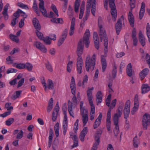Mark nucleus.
<instances>
[{
  "mask_svg": "<svg viewBox=\"0 0 150 150\" xmlns=\"http://www.w3.org/2000/svg\"><path fill=\"white\" fill-rule=\"evenodd\" d=\"M70 88L72 94L74 95L72 99L71 102L69 100L68 101V110L69 112L72 117L74 118V113L73 110L75 106L77 105V100L75 96V93L76 89L75 86V79L73 76L71 77V81Z\"/></svg>",
  "mask_w": 150,
  "mask_h": 150,
  "instance_id": "f257e3e1",
  "label": "nucleus"
},
{
  "mask_svg": "<svg viewBox=\"0 0 150 150\" xmlns=\"http://www.w3.org/2000/svg\"><path fill=\"white\" fill-rule=\"evenodd\" d=\"M84 47V43L81 40L78 43L77 50V53L78 57L77 59L76 63L77 69L78 73L80 74L82 72L83 67V60L81 56L83 53Z\"/></svg>",
  "mask_w": 150,
  "mask_h": 150,
  "instance_id": "f03ea898",
  "label": "nucleus"
},
{
  "mask_svg": "<svg viewBox=\"0 0 150 150\" xmlns=\"http://www.w3.org/2000/svg\"><path fill=\"white\" fill-rule=\"evenodd\" d=\"M123 108V105L120 106L117 110V112L114 114L113 118L114 124L115 126L114 129V132L115 135L116 137L118 135L119 133L118 125L119 118L121 117L122 115Z\"/></svg>",
  "mask_w": 150,
  "mask_h": 150,
  "instance_id": "7ed1b4c3",
  "label": "nucleus"
},
{
  "mask_svg": "<svg viewBox=\"0 0 150 150\" xmlns=\"http://www.w3.org/2000/svg\"><path fill=\"white\" fill-rule=\"evenodd\" d=\"M96 2V0H88L86 7V11L85 17L84 18L83 20L86 21L89 16L90 9L91 7V12L93 15L95 16Z\"/></svg>",
  "mask_w": 150,
  "mask_h": 150,
  "instance_id": "20e7f679",
  "label": "nucleus"
},
{
  "mask_svg": "<svg viewBox=\"0 0 150 150\" xmlns=\"http://www.w3.org/2000/svg\"><path fill=\"white\" fill-rule=\"evenodd\" d=\"M96 2V0H88L86 7V11L85 17L84 18L83 20L86 21L89 16L90 9L91 7V12L93 15L95 16Z\"/></svg>",
  "mask_w": 150,
  "mask_h": 150,
  "instance_id": "39448f33",
  "label": "nucleus"
},
{
  "mask_svg": "<svg viewBox=\"0 0 150 150\" xmlns=\"http://www.w3.org/2000/svg\"><path fill=\"white\" fill-rule=\"evenodd\" d=\"M96 55L94 54L91 58L89 55H88L86 58L85 67L87 71H92L94 69L96 64Z\"/></svg>",
  "mask_w": 150,
  "mask_h": 150,
  "instance_id": "423d86ee",
  "label": "nucleus"
},
{
  "mask_svg": "<svg viewBox=\"0 0 150 150\" xmlns=\"http://www.w3.org/2000/svg\"><path fill=\"white\" fill-rule=\"evenodd\" d=\"M101 18H99L98 20V26L100 30L99 32V34L100 36L101 41H102V39L104 40V48L105 47V44L107 43L106 45L107 48H108V42L107 39V37L105 30L103 28L102 25L101 24Z\"/></svg>",
  "mask_w": 150,
  "mask_h": 150,
  "instance_id": "0eeeda50",
  "label": "nucleus"
},
{
  "mask_svg": "<svg viewBox=\"0 0 150 150\" xmlns=\"http://www.w3.org/2000/svg\"><path fill=\"white\" fill-rule=\"evenodd\" d=\"M33 23L36 30V33L37 36L40 40H42L43 37V35L41 32L38 31L40 29V25L39 23V21L36 18H34L33 20Z\"/></svg>",
  "mask_w": 150,
  "mask_h": 150,
  "instance_id": "6e6552de",
  "label": "nucleus"
},
{
  "mask_svg": "<svg viewBox=\"0 0 150 150\" xmlns=\"http://www.w3.org/2000/svg\"><path fill=\"white\" fill-rule=\"evenodd\" d=\"M105 46L104 48V54L102 55L101 56V63L102 66V71L104 72L106 69L107 67V62L105 57L107 56V53L108 51V48H107L106 45L107 43L105 44Z\"/></svg>",
  "mask_w": 150,
  "mask_h": 150,
  "instance_id": "1a4fd4ad",
  "label": "nucleus"
},
{
  "mask_svg": "<svg viewBox=\"0 0 150 150\" xmlns=\"http://www.w3.org/2000/svg\"><path fill=\"white\" fill-rule=\"evenodd\" d=\"M150 123V115L148 114H145L143 117L142 125L144 129H147V126Z\"/></svg>",
  "mask_w": 150,
  "mask_h": 150,
  "instance_id": "9d476101",
  "label": "nucleus"
},
{
  "mask_svg": "<svg viewBox=\"0 0 150 150\" xmlns=\"http://www.w3.org/2000/svg\"><path fill=\"white\" fill-rule=\"evenodd\" d=\"M101 136V134L99 133H97L95 134L94 137L95 142L93 143V147L91 150H97L98 146L100 143V139Z\"/></svg>",
  "mask_w": 150,
  "mask_h": 150,
  "instance_id": "9b49d317",
  "label": "nucleus"
},
{
  "mask_svg": "<svg viewBox=\"0 0 150 150\" xmlns=\"http://www.w3.org/2000/svg\"><path fill=\"white\" fill-rule=\"evenodd\" d=\"M90 35V33L89 30L86 29L84 34L83 39V42L85 43L86 47V48L88 47L89 46L90 42L89 40Z\"/></svg>",
  "mask_w": 150,
  "mask_h": 150,
  "instance_id": "f8f14e48",
  "label": "nucleus"
},
{
  "mask_svg": "<svg viewBox=\"0 0 150 150\" xmlns=\"http://www.w3.org/2000/svg\"><path fill=\"white\" fill-rule=\"evenodd\" d=\"M130 102L129 100L127 101L125 105V108L124 110V114L125 119H127L130 113L129 108Z\"/></svg>",
  "mask_w": 150,
  "mask_h": 150,
  "instance_id": "ddd939ff",
  "label": "nucleus"
},
{
  "mask_svg": "<svg viewBox=\"0 0 150 150\" xmlns=\"http://www.w3.org/2000/svg\"><path fill=\"white\" fill-rule=\"evenodd\" d=\"M94 88L92 87L91 88H88L87 91V96L88 97V99L89 101L90 105L93 104L92 100L93 96H92V91L93 90Z\"/></svg>",
  "mask_w": 150,
  "mask_h": 150,
  "instance_id": "4468645a",
  "label": "nucleus"
},
{
  "mask_svg": "<svg viewBox=\"0 0 150 150\" xmlns=\"http://www.w3.org/2000/svg\"><path fill=\"white\" fill-rule=\"evenodd\" d=\"M11 103H7L5 105V108L8 111V112H5L3 114H1V117H4L9 115L11 113V111H10L11 110H13V108L12 106H11Z\"/></svg>",
  "mask_w": 150,
  "mask_h": 150,
  "instance_id": "2eb2a0df",
  "label": "nucleus"
},
{
  "mask_svg": "<svg viewBox=\"0 0 150 150\" xmlns=\"http://www.w3.org/2000/svg\"><path fill=\"white\" fill-rule=\"evenodd\" d=\"M39 0L40 1L39 4L40 10L44 16L47 17V13L46 10L44 6V1L42 0Z\"/></svg>",
  "mask_w": 150,
  "mask_h": 150,
  "instance_id": "dca6fc26",
  "label": "nucleus"
},
{
  "mask_svg": "<svg viewBox=\"0 0 150 150\" xmlns=\"http://www.w3.org/2000/svg\"><path fill=\"white\" fill-rule=\"evenodd\" d=\"M68 31V30L67 29H65L63 32L62 36L58 42V46H61L64 42L66 38Z\"/></svg>",
  "mask_w": 150,
  "mask_h": 150,
  "instance_id": "f3484780",
  "label": "nucleus"
},
{
  "mask_svg": "<svg viewBox=\"0 0 150 150\" xmlns=\"http://www.w3.org/2000/svg\"><path fill=\"white\" fill-rule=\"evenodd\" d=\"M149 70L148 68H145L141 71L139 74V77L141 80H143L148 74Z\"/></svg>",
  "mask_w": 150,
  "mask_h": 150,
  "instance_id": "a211bd4d",
  "label": "nucleus"
},
{
  "mask_svg": "<svg viewBox=\"0 0 150 150\" xmlns=\"http://www.w3.org/2000/svg\"><path fill=\"white\" fill-rule=\"evenodd\" d=\"M102 115L101 113H100L98 118L96 120L93 124V128L95 129L98 127L100 124Z\"/></svg>",
  "mask_w": 150,
  "mask_h": 150,
  "instance_id": "6ab92c4d",
  "label": "nucleus"
},
{
  "mask_svg": "<svg viewBox=\"0 0 150 150\" xmlns=\"http://www.w3.org/2000/svg\"><path fill=\"white\" fill-rule=\"evenodd\" d=\"M132 11H129L128 14V19L130 25L132 27L134 26V19L132 13Z\"/></svg>",
  "mask_w": 150,
  "mask_h": 150,
  "instance_id": "aec40b11",
  "label": "nucleus"
},
{
  "mask_svg": "<svg viewBox=\"0 0 150 150\" xmlns=\"http://www.w3.org/2000/svg\"><path fill=\"white\" fill-rule=\"evenodd\" d=\"M13 134L15 135L17 134L16 138L17 139H21L23 136V132L22 130L20 131L18 129L15 130L13 132Z\"/></svg>",
  "mask_w": 150,
  "mask_h": 150,
  "instance_id": "412c9836",
  "label": "nucleus"
},
{
  "mask_svg": "<svg viewBox=\"0 0 150 150\" xmlns=\"http://www.w3.org/2000/svg\"><path fill=\"white\" fill-rule=\"evenodd\" d=\"M93 37L95 47L98 50L99 47V39L97 33L95 32H94Z\"/></svg>",
  "mask_w": 150,
  "mask_h": 150,
  "instance_id": "4be33fe9",
  "label": "nucleus"
},
{
  "mask_svg": "<svg viewBox=\"0 0 150 150\" xmlns=\"http://www.w3.org/2000/svg\"><path fill=\"white\" fill-rule=\"evenodd\" d=\"M139 42L141 45L143 47L146 44L145 38L141 31H140L139 33Z\"/></svg>",
  "mask_w": 150,
  "mask_h": 150,
  "instance_id": "5701e85b",
  "label": "nucleus"
},
{
  "mask_svg": "<svg viewBox=\"0 0 150 150\" xmlns=\"http://www.w3.org/2000/svg\"><path fill=\"white\" fill-rule=\"evenodd\" d=\"M75 19L73 18L72 19L69 32V35L70 36H72L74 33L75 30Z\"/></svg>",
  "mask_w": 150,
  "mask_h": 150,
  "instance_id": "b1692460",
  "label": "nucleus"
},
{
  "mask_svg": "<svg viewBox=\"0 0 150 150\" xmlns=\"http://www.w3.org/2000/svg\"><path fill=\"white\" fill-rule=\"evenodd\" d=\"M87 132V127H85L81 132L79 136V138L81 141H84V138Z\"/></svg>",
  "mask_w": 150,
  "mask_h": 150,
  "instance_id": "393cba45",
  "label": "nucleus"
},
{
  "mask_svg": "<svg viewBox=\"0 0 150 150\" xmlns=\"http://www.w3.org/2000/svg\"><path fill=\"white\" fill-rule=\"evenodd\" d=\"M9 5V4H6V5L4 6V8L3 11L2 12V14L3 15L5 20H7L8 18V14L7 12Z\"/></svg>",
  "mask_w": 150,
  "mask_h": 150,
  "instance_id": "a878e982",
  "label": "nucleus"
},
{
  "mask_svg": "<svg viewBox=\"0 0 150 150\" xmlns=\"http://www.w3.org/2000/svg\"><path fill=\"white\" fill-rule=\"evenodd\" d=\"M122 26V22L121 19H118L115 25V28L116 33L117 35H119Z\"/></svg>",
  "mask_w": 150,
  "mask_h": 150,
  "instance_id": "bb28decb",
  "label": "nucleus"
},
{
  "mask_svg": "<svg viewBox=\"0 0 150 150\" xmlns=\"http://www.w3.org/2000/svg\"><path fill=\"white\" fill-rule=\"evenodd\" d=\"M145 4L142 2V3L141 6L139 13V18L140 20L142 19L144 16L145 12Z\"/></svg>",
  "mask_w": 150,
  "mask_h": 150,
  "instance_id": "cd10ccee",
  "label": "nucleus"
},
{
  "mask_svg": "<svg viewBox=\"0 0 150 150\" xmlns=\"http://www.w3.org/2000/svg\"><path fill=\"white\" fill-rule=\"evenodd\" d=\"M139 105L138 96L136 95L135 96L134 98V106L132 110L136 112L138 109Z\"/></svg>",
  "mask_w": 150,
  "mask_h": 150,
  "instance_id": "c85d7f7f",
  "label": "nucleus"
},
{
  "mask_svg": "<svg viewBox=\"0 0 150 150\" xmlns=\"http://www.w3.org/2000/svg\"><path fill=\"white\" fill-rule=\"evenodd\" d=\"M103 97V95L101 91H99L97 93L96 97V101L97 105L98 104L100 103L102 101V98Z\"/></svg>",
  "mask_w": 150,
  "mask_h": 150,
  "instance_id": "c756f323",
  "label": "nucleus"
},
{
  "mask_svg": "<svg viewBox=\"0 0 150 150\" xmlns=\"http://www.w3.org/2000/svg\"><path fill=\"white\" fill-rule=\"evenodd\" d=\"M150 90L149 86L147 84H143L142 86V93L145 94L149 91Z\"/></svg>",
  "mask_w": 150,
  "mask_h": 150,
  "instance_id": "7c9ffc66",
  "label": "nucleus"
},
{
  "mask_svg": "<svg viewBox=\"0 0 150 150\" xmlns=\"http://www.w3.org/2000/svg\"><path fill=\"white\" fill-rule=\"evenodd\" d=\"M91 107V110L90 112V119L92 120L94 119L95 113V108L94 104L90 105Z\"/></svg>",
  "mask_w": 150,
  "mask_h": 150,
  "instance_id": "2f4dec72",
  "label": "nucleus"
},
{
  "mask_svg": "<svg viewBox=\"0 0 150 150\" xmlns=\"http://www.w3.org/2000/svg\"><path fill=\"white\" fill-rule=\"evenodd\" d=\"M68 120H63L62 123V129L63 134L65 135L67 129Z\"/></svg>",
  "mask_w": 150,
  "mask_h": 150,
  "instance_id": "473e14b6",
  "label": "nucleus"
},
{
  "mask_svg": "<svg viewBox=\"0 0 150 150\" xmlns=\"http://www.w3.org/2000/svg\"><path fill=\"white\" fill-rule=\"evenodd\" d=\"M111 110H109L107 114L106 119V127H111Z\"/></svg>",
  "mask_w": 150,
  "mask_h": 150,
  "instance_id": "72a5a7b5",
  "label": "nucleus"
},
{
  "mask_svg": "<svg viewBox=\"0 0 150 150\" xmlns=\"http://www.w3.org/2000/svg\"><path fill=\"white\" fill-rule=\"evenodd\" d=\"M127 73L128 76L129 77L132 75V69L131 63L128 64L127 67Z\"/></svg>",
  "mask_w": 150,
  "mask_h": 150,
  "instance_id": "f704fd0d",
  "label": "nucleus"
},
{
  "mask_svg": "<svg viewBox=\"0 0 150 150\" xmlns=\"http://www.w3.org/2000/svg\"><path fill=\"white\" fill-rule=\"evenodd\" d=\"M71 138L72 139L74 140V144L72 146V148H74L77 147L78 146V138L76 135H74L73 137H72V135H71Z\"/></svg>",
  "mask_w": 150,
  "mask_h": 150,
  "instance_id": "c9c22d12",
  "label": "nucleus"
},
{
  "mask_svg": "<svg viewBox=\"0 0 150 150\" xmlns=\"http://www.w3.org/2000/svg\"><path fill=\"white\" fill-rule=\"evenodd\" d=\"M13 66L19 69H25V64L14 63L13 64Z\"/></svg>",
  "mask_w": 150,
  "mask_h": 150,
  "instance_id": "e433bc0d",
  "label": "nucleus"
},
{
  "mask_svg": "<svg viewBox=\"0 0 150 150\" xmlns=\"http://www.w3.org/2000/svg\"><path fill=\"white\" fill-rule=\"evenodd\" d=\"M111 13L113 20L115 21L117 17V12L116 8L111 9Z\"/></svg>",
  "mask_w": 150,
  "mask_h": 150,
  "instance_id": "4c0bfd02",
  "label": "nucleus"
},
{
  "mask_svg": "<svg viewBox=\"0 0 150 150\" xmlns=\"http://www.w3.org/2000/svg\"><path fill=\"white\" fill-rule=\"evenodd\" d=\"M22 91H17L16 93H13L11 97V98L13 100H15L16 98H19L21 94Z\"/></svg>",
  "mask_w": 150,
  "mask_h": 150,
  "instance_id": "58836bf2",
  "label": "nucleus"
},
{
  "mask_svg": "<svg viewBox=\"0 0 150 150\" xmlns=\"http://www.w3.org/2000/svg\"><path fill=\"white\" fill-rule=\"evenodd\" d=\"M54 130L55 132V135L57 137L59 135V124L58 122H57L54 126Z\"/></svg>",
  "mask_w": 150,
  "mask_h": 150,
  "instance_id": "ea45409f",
  "label": "nucleus"
},
{
  "mask_svg": "<svg viewBox=\"0 0 150 150\" xmlns=\"http://www.w3.org/2000/svg\"><path fill=\"white\" fill-rule=\"evenodd\" d=\"M51 21L55 23H62L63 21L62 18H53L51 20Z\"/></svg>",
  "mask_w": 150,
  "mask_h": 150,
  "instance_id": "a19ab883",
  "label": "nucleus"
},
{
  "mask_svg": "<svg viewBox=\"0 0 150 150\" xmlns=\"http://www.w3.org/2000/svg\"><path fill=\"white\" fill-rule=\"evenodd\" d=\"M81 116L83 125L84 126L86 125L88 121V115H83Z\"/></svg>",
  "mask_w": 150,
  "mask_h": 150,
  "instance_id": "79ce46f5",
  "label": "nucleus"
},
{
  "mask_svg": "<svg viewBox=\"0 0 150 150\" xmlns=\"http://www.w3.org/2000/svg\"><path fill=\"white\" fill-rule=\"evenodd\" d=\"M47 87L49 89H52L54 88V84L52 81L50 79H49L47 80Z\"/></svg>",
  "mask_w": 150,
  "mask_h": 150,
  "instance_id": "37998d69",
  "label": "nucleus"
},
{
  "mask_svg": "<svg viewBox=\"0 0 150 150\" xmlns=\"http://www.w3.org/2000/svg\"><path fill=\"white\" fill-rule=\"evenodd\" d=\"M33 68V65L31 64L29 62H27L26 64H25V68L28 71H31Z\"/></svg>",
  "mask_w": 150,
  "mask_h": 150,
  "instance_id": "c03bdc74",
  "label": "nucleus"
},
{
  "mask_svg": "<svg viewBox=\"0 0 150 150\" xmlns=\"http://www.w3.org/2000/svg\"><path fill=\"white\" fill-rule=\"evenodd\" d=\"M9 37L10 39L18 43L19 41V39L17 36L12 34L9 35Z\"/></svg>",
  "mask_w": 150,
  "mask_h": 150,
  "instance_id": "a18cd8bd",
  "label": "nucleus"
},
{
  "mask_svg": "<svg viewBox=\"0 0 150 150\" xmlns=\"http://www.w3.org/2000/svg\"><path fill=\"white\" fill-rule=\"evenodd\" d=\"M117 67L115 63L113 64V70L112 71V74L114 78H115L116 76L117 71Z\"/></svg>",
  "mask_w": 150,
  "mask_h": 150,
  "instance_id": "49530a36",
  "label": "nucleus"
},
{
  "mask_svg": "<svg viewBox=\"0 0 150 150\" xmlns=\"http://www.w3.org/2000/svg\"><path fill=\"white\" fill-rule=\"evenodd\" d=\"M54 135L53 131V129L51 128L50 129L49 131V141L50 143H51L52 142V140Z\"/></svg>",
  "mask_w": 150,
  "mask_h": 150,
  "instance_id": "de8ad7c7",
  "label": "nucleus"
},
{
  "mask_svg": "<svg viewBox=\"0 0 150 150\" xmlns=\"http://www.w3.org/2000/svg\"><path fill=\"white\" fill-rule=\"evenodd\" d=\"M72 64L73 62L72 61H70L67 64V70L69 72L71 71Z\"/></svg>",
  "mask_w": 150,
  "mask_h": 150,
  "instance_id": "09e8293b",
  "label": "nucleus"
},
{
  "mask_svg": "<svg viewBox=\"0 0 150 150\" xmlns=\"http://www.w3.org/2000/svg\"><path fill=\"white\" fill-rule=\"evenodd\" d=\"M133 142V146L134 147L136 148L137 147L139 143V141L137 136H136L134 138Z\"/></svg>",
  "mask_w": 150,
  "mask_h": 150,
  "instance_id": "8fccbe9b",
  "label": "nucleus"
},
{
  "mask_svg": "<svg viewBox=\"0 0 150 150\" xmlns=\"http://www.w3.org/2000/svg\"><path fill=\"white\" fill-rule=\"evenodd\" d=\"M88 76L87 75H86L84 76L83 79V81L82 82V86L83 88H85V84H86L88 81Z\"/></svg>",
  "mask_w": 150,
  "mask_h": 150,
  "instance_id": "3c124183",
  "label": "nucleus"
},
{
  "mask_svg": "<svg viewBox=\"0 0 150 150\" xmlns=\"http://www.w3.org/2000/svg\"><path fill=\"white\" fill-rule=\"evenodd\" d=\"M50 38L49 37H47L45 38L43 37V39L44 42L47 45H50L51 44V41L50 40Z\"/></svg>",
  "mask_w": 150,
  "mask_h": 150,
  "instance_id": "603ef678",
  "label": "nucleus"
},
{
  "mask_svg": "<svg viewBox=\"0 0 150 150\" xmlns=\"http://www.w3.org/2000/svg\"><path fill=\"white\" fill-rule=\"evenodd\" d=\"M20 12H22V11L20 9H18L13 14L14 18H16V19L18 18L20 16Z\"/></svg>",
  "mask_w": 150,
  "mask_h": 150,
  "instance_id": "864d4df0",
  "label": "nucleus"
},
{
  "mask_svg": "<svg viewBox=\"0 0 150 150\" xmlns=\"http://www.w3.org/2000/svg\"><path fill=\"white\" fill-rule=\"evenodd\" d=\"M17 6L23 9H29L28 6L27 5L24 4L22 3H17Z\"/></svg>",
  "mask_w": 150,
  "mask_h": 150,
  "instance_id": "5fc2aeb1",
  "label": "nucleus"
},
{
  "mask_svg": "<svg viewBox=\"0 0 150 150\" xmlns=\"http://www.w3.org/2000/svg\"><path fill=\"white\" fill-rule=\"evenodd\" d=\"M51 8L54 13L55 14V15L57 16V17H58L59 16V15L58 14V11L55 5L54 4H52L51 6Z\"/></svg>",
  "mask_w": 150,
  "mask_h": 150,
  "instance_id": "6e6d98bb",
  "label": "nucleus"
},
{
  "mask_svg": "<svg viewBox=\"0 0 150 150\" xmlns=\"http://www.w3.org/2000/svg\"><path fill=\"white\" fill-rule=\"evenodd\" d=\"M115 0H109V6L111 9L115 8Z\"/></svg>",
  "mask_w": 150,
  "mask_h": 150,
  "instance_id": "4d7b16f0",
  "label": "nucleus"
},
{
  "mask_svg": "<svg viewBox=\"0 0 150 150\" xmlns=\"http://www.w3.org/2000/svg\"><path fill=\"white\" fill-rule=\"evenodd\" d=\"M13 118H11L8 119L6 121V125L8 126H10L14 122Z\"/></svg>",
  "mask_w": 150,
  "mask_h": 150,
  "instance_id": "13d9d810",
  "label": "nucleus"
},
{
  "mask_svg": "<svg viewBox=\"0 0 150 150\" xmlns=\"http://www.w3.org/2000/svg\"><path fill=\"white\" fill-rule=\"evenodd\" d=\"M58 113L53 111L52 115V120L53 122H55L57 119Z\"/></svg>",
  "mask_w": 150,
  "mask_h": 150,
  "instance_id": "bf43d9fd",
  "label": "nucleus"
},
{
  "mask_svg": "<svg viewBox=\"0 0 150 150\" xmlns=\"http://www.w3.org/2000/svg\"><path fill=\"white\" fill-rule=\"evenodd\" d=\"M62 110L63 112V113L64 115V117L63 120H67V109L66 106H64V107H63Z\"/></svg>",
  "mask_w": 150,
  "mask_h": 150,
  "instance_id": "052dcab7",
  "label": "nucleus"
},
{
  "mask_svg": "<svg viewBox=\"0 0 150 150\" xmlns=\"http://www.w3.org/2000/svg\"><path fill=\"white\" fill-rule=\"evenodd\" d=\"M80 110L81 115H88V111L84 108V107L80 108Z\"/></svg>",
  "mask_w": 150,
  "mask_h": 150,
  "instance_id": "680f3d73",
  "label": "nucleus"
},
{
  "mask_svg": "<svg viewBox=\"0 0 150 150\" xmlns=\"http://www.w3.org/2000/svg\"><path fill=\"white\" fill-rule=\"evenodd\" d=\"M38 49L40 50L42 52L44 53H46L47 52V48L43 44Z\"/></svg>",
  "mask_w": 150,
  "mask_h": 150,
  "instance_id": "e2e57ef3",
  "label": "nucleus"
},
{
  "mask_svg": "<svg viewBox=\"0 0 150 150\" xmlns=\"http://www.w3.org/2000/svg\"><path fill=\"white\" fill-rule=\"evenodd\" d=\"M42 44H43L41 43L40 42L38 41L35 42L33 44L34 46L38 49Z\"/></svg>",
  "mask_w": 150,
  "mask_h": 150,
  "instance_id": "0e129e2a",
  "label": "nucleus"
},
{
  "mask_svg": "<svg viewBox=\"0 0 150 150\" xmlns=\"http://www.w3.org/2000/svg\"><path fill=\"white\" fill-rule=\"evenodd\" d=\"M7 63L8 64H11L13 63V60L12 59L11 57L10 56H8L6 59Z\"/></svg>",
  "mask_w": 150,
  "mask_h": 150,
  "instance_id": "69168bd1",
  "label": "nucleus"
},
{
  "mask_svg": "<svg viewBox=\"0 0 150 150\" xmlns=\"http://www.w3.org/2000/svg\"><path fill=\"white\" fill-rule=\"evenodd\" d=\"M80 4L79 2H75L74 5V10L76 12H77L79 8Z\"/></svg>",
  "mask_w": 150,
  "mask_h": 150,
  "instance_id": "338daca9",
  "label": "nucleus"
},
{
  "mask_svg": "<svg viewBox=\"0 0 150 150\" xmlns=\"http://www.w3.org/2000/svg\"><path fill=\"white\" fill-rule=\"evenodd\" d=\"M146 58L147 63L149 65V68H150V56L148 54H147Z\"/></svg>",
  "mask_w": 150,
  "mask_h": 150,
  "instance_id": "774afa93",
  "label": "nucleus"
}]
</instances>
